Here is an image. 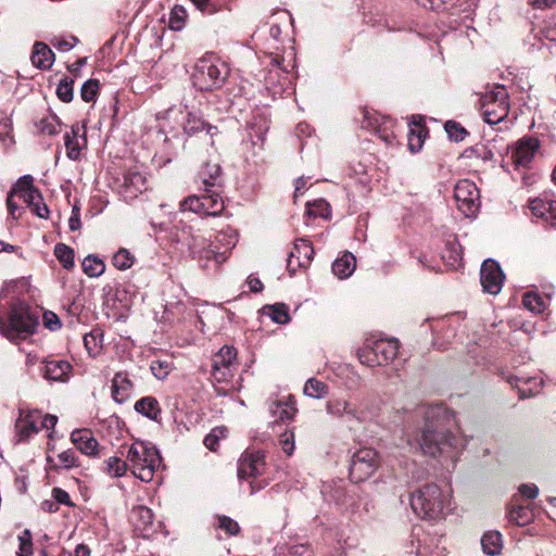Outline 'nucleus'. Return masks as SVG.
Segmentation results:
<instances>
[{
	"mask_svg": "<svg viewBox=\"0 0 556 556\" xmlns=\"http://www.w3.org/2000/svg\"><path fill=\"white\" fill-rule=\"evenodd\" d=\"M418 415L424 417V429L408 438L412 451L430 457L453 459L465 446V439L451 430L454 416L441 404L421 406Z\"/></svg>",
	"mask_w": 556,
	"mask_h": 556,
	"instance_id": "nucleus-1",
	"label": "nucleus"
},
{
	"mask_svg": "<svg viewBox=\"0 0 556 556\" xmlns=\"http://www.w3.org/2000/svg\"><path fill=\"white\" fill-rule=\"evenodd\" d=\"M451 490L434 482H426L409 495L413 511L422 519L438 521L451 509Z\"/></svg>",
	"mask_w": 556,
	"mask_h": 556,
	"instance_id": "nucleus-2",
	"label": "nucleus"
},
{
	"mask_svg": "<svg viewBox=\"0 0 556 556\" xmlns=\"http://www.w3.org/2000/svg\"><path fill=\"white\" fill-rule=\"evenodd\" d=\"M125 458L135 477L143 482H150L159 469L162 458L157 448L149 442L136 441L127 447Z\"/></svg>",
	"mask_w": 556,
	"mask_h": 556,
	"instance_id": "nucleus-3",
	"label": "nucleus"
},
{
	"mask_svg": "<svg viewBox=\"0 0 556 556\" xmlns=\"http://www.w3.org/2000/svg\"><path fill=\"white\" fill-rule=\"evenodd\" d=\"M200 236L192 237V242L189 248L192 254L198 255L200 260H204L205 267H208L210 262H214L215 267L226 262L230 251L237 244V232L233 229L223 230L217 233L215 241L211 242L207 247L201 248Z\"/></svg>",
	"mask_w": 556,
	"mask_h": 556,
	"instance_id": "nucleus-4",
	"label": "nucleus"
},
{
	"mask_svg": "<svg viewBox=\"0 0 556 556\" xmlns=\"http://www.w3.org/2000/svg\"><path fill=\"white\" fill-rule=\"evenodd\" d=\"M37 325L38 318L29 312L28 306L17 302L11 307L8 324L0 318V332L10 341H14L31 334Z\"/></svg>",
	"mask_w": 556,
	"mask_h": 556,
	"instance_id": "nucleus-5",
	"label": "nucleus"
},
{
	"mask_svg": "<svg viewBox=\"0 0 556 556\" xmlns=\"http://www.w3.org/2000/svg\"><path fill=\"white\" fill-rule=\"evenodd\" d=\"M229 74L228 66L218 59L208 56L198 61L193 73V84L201 90L220 88Z\"/></svg>",
	"mask_w": 556,
	"mask_h": 556,
	"instance_id": "nucleus-6",
	"label": "nucleus"
},
{
	"mask_svg": "<svg viewBox=\"0 0 556 556\" xmlns=\"http://www.w3.org/2000/svg\"><path fill=\"white\" fill-rule=\"evenodd\" d=\"M399 352V341L395 339H380L374 341L371 344L366 343L358 351V358L361 363L374 367L393 361Z\"/></svg>",
	"mask_w": 556,
	"mask_h": 556,
	"instance_id": "nucleus-7",
	"label": "nucleus"
},
{
	"mask_svg": "<svg viewBox=\"0 0 556 556\" xmlns=\"http://www.w3.org/2000/svg\"><path fill=\"white\" fill-rule=\"evenodd\" d=\"M481 101L484 121L488 124H498L508 115V92L505 87L496 86L493 90L485 92Z\"/></svg>",
	"mask_w": 556,
	"mask_h": 556,
	"instance_id": "nucleus-8",
	"label": "nucleus"
},
{
	"mask_svg": "<svg viewBox=\"0 0 556 556\" xmlns=\"http://www.w3.org/2000/svg\"><path fill=\"white\" fill-rule=\"evenodd\" d=\"M225 208L223 198L214 190L202 194H193L180 202L182 212L189 211L203 216H217Z\"/></svg>",
	"mask_w": 556,
	"mask_h": 556,
	"instance_id": "nucleus-9",
	"label": "nucleus"
},
{
	"mask_svg": "<svg viewBox=\"0 0 556 556\" xmlns=\"http://www.w3.org/2000/svg\"><path fill=\"white\" fill-rule=\"evenodd\" d=\"M380 457L377 451L370 447H363L356 451L350 465V478L358 483L368 479L379 467Z\"/></svg>",
	"mask_w": 556,
	"mask_h": 556,
	"instance_id": "nucleus-10",
	"label": "nucleus"
},
{
	"mask_svg": "<svg viewBox=\"0 0 556 556\" xmlns=\"http://www.w3.org/2000/svg\"><path fill=\"white\" fill-rule=\"evenodd\" d=\"M237 351L224 345L212 358V377L217 382H227L237 370Z\"/></svg>",
	"mask_w": 556,
	"mask_h": 556,
	"instance_id": "nucleus-11",
	"label": "nucleus"
},
{
	"mask_svg": "<svg viewBox=\"0 0 556 556\" xmlns=\"http://www.w3.org/2000/svg\"><path fill=\"white\" fill-rule=\"evenodd\" d=\"M454 198L458 210L466 216L472 217L479 208L480 193L471 180H459L454 188Z\"/></svg>",
	"mask_w": 556,
	"mask_h": 556,
	"instance_id": "nucleus-12",
	"label": "nucleus"
},
{
	"mask_svg": "<svg viewBox=\"0 0 556 556\" xmlns=\"http://www.w3.org/2000/svg\"><path fill=\"white\" fill-rule=\"evenodd\" d=\"M326 410L329 415L337 418H345L351 424V428L365 424L369 420L368 413L357 408L344 399H333L327 402Z\"/></svg>",
	"mask_w": 556,
	"mask_h": 556,
	"instance_id": "nucleus-13",
	"label": "nucleus"
},
{
	"mask_svg": "<svg viewBox=\"0 0 556 556\" xmlns=\"http://www.w3.org/2000/svg\"><path fill=\"white\" fill-rule=\"evenodd\" d=\"M265 455L262 451L248 450L245 451L238 464V477L240 479H248L261 476L265 471Z\"/></svg>",
	"mask_w": 556,
	"mask_h": 556,
	"instance_id": "nucleus-14",
	"label": "nucleus"
},
{
	"mask_svg": "<svg viewBox=\"0 0 556 556\" xmlns=\"http://www.w3.org/2000/svg\"><path fill=\"white\" fill-rule=\"evenodd\" d=\"M539 149L540 141L536 138L523 137L513 147L510 157L516 167L527 168L533 161Z\"/></svg>",
	"mask_w": 556,
	"mask_h": 556,
	"instance_id": "nucleus-15",
	"label": "nucleus"
},
{
	"mask_svg": "<svg viewBox=\"0 0 556 556\" xmlns=\"http://www.w3.org/2000/svg\"><path fill=\"white\" fill-rule=\"evenodd\" d=\"M480 281L484 292L497 294L502 290L504 274L494 260L483 262L480 270Z\"/></svg>",
	"mask_w": 556,
	"mask_h": 556,
	"instance_id": "nucleus-16",
	"label": "nucleus"
},
{
	"mask_svg": "<svg viewBox=\"0 0 556 556\" xmlns=\"http://www.w3.org/2000/svg\"><path fill=\"white\" fill-rule=\"evenodd\" d=\"M144 190H147V179L143 174L136 170H128L124 174L118 192L125 201H132Z\"/></svg>",
	"mask_w": 556,
	"mask_h": 556,
	"instance_id": "nucleus-17",
	"label": "nucleus"
},
{
	"mask_svg": "<svg viewBox=\"0 0 556 556\" xmlns=\"http://www.w3.org/2000/svg\"><path fill=\"white\" fill-rule=\"evenodd\" d=\"M314 254V249L311 242L306 239H298L294 243L292 251L289 254L288 269L292 273L298 267H306L309 265Z\"/></svg>",
	"mask_w": 556,
	"mask_h": 556,
	"instance_id": "nucleus-18",
	"label": "nucleus"
},
{
	"mask_svg": "<svg viewBox=\"0 0 556 556\" xmlns=\"http://www.w3.org/2000/svg\"><path fill=\"white\" fill-rule=\"evenodd\" d=\"M43 377L51 381L67 382L71 378L73 366L65 359H47L43 362Z\"/></svg>",
	"mask_w": 556,
	"mask_h": 556,
	"instance_id": "nucleus-19",
	"label": "nucleus"
},
{
	"mask_svg": "<svg viewBox=\"0 0 556 556\" xmlns=\"http://www.w3.org/2000/svg\"><path fill=\"white\" fill-rule=\"evenodd\" d=\"M73 444L83 454L87 456H96L98 454V441L89 429H76L71 434Z\"/></svg>",
	"mask_w": 556,
	"mask_h": 556,
	"instance_id": "nucleus-20",
	"label": "nucleus"
},
{
	"mask_svg": "<svg viewBox=\"0 0 556 556\" xmlns=\"http://www.w3.org/2000/svg\"><path fill=\"white\" fill-rule=\"evenodd\" d=\"M15 428L20 439L25 440L40 430V412L29 410L16 420Z\"/></svg>",
	"mask_w": 556,
	"mask_h": 556,
	"instance_id": "nucleus-21",
	"label": "nucleus"
},
{
	"mask_svg": "<svg viewBox=\"0 0 556 556\" xmlns=\"http://www.w3.org/2000/svg\"><path fill=\"white\" fill-rule=\"evenodd\" d=\"M529 208L534 216L543 218L553 227H556V201L533 199L530 201Z\"/></svg>",
	"mask_w": 556,
	"mask_h": 556,
	"instance_id": "nucleus-22",
	"label": "nucleus"
},
{
	"mask_svg": "<svg viewBox=\"0 0 556 556\" xmlns=\"http://www.w3.org/2000/svg\"><path fill=\"white\" fill-rule=\"evenodd\" d=\"M268 409L276 420L287 421L293 419L296 408L295 402L291 395L287 400H275L269 402Z\"/></svg>",
	"mask_w": 556,
	"mask_h": 556,
	"instance_id": "nucleus-23",
	"label": "nucleus"
},
{
	"mask_svg": "<svg viewBox=\"0 0 556 556\" xmlns=\"http://www.w3.org/2000/svg\"><path fill=\"white\" fill-rule=\"evenodd\" d=\"M220 166L217 163H205L201 169L199 170L198 177L201 181L202 187L205 192H211L212 188L216 187L219 182L220 178Z\"/></svg>",
	"mask_w": 556,
	"mask_h": 556,
	"instance_id": "nucleus-24",
	"label": "nucleus"
},
{
	"mask_svg": "<svg viewBox=\"0 0 556 556\" xmlns=\"http://www.w3.org/2000/svg\"><path fill=\"white\" fill-rule=\"evenodd\" d=\"M132 389V382L125 372L115 374L112 380V397L115 402L122 404L126 402Z\"/></svg>",
	"mask_w": 556,
	"mask_h": 556,
	"instance_id": "nucleus-25",
	"label": "nucleus"
},
{
	"mask_svg": "<svg viewBox=\"0 0 556 556\" xmlns=\"http://www.w3.org/2000/svg\"><path fill=\"white\" fill-rule=\"evenodd\" d=\"M30 60L37 68L48 70L54 62V53L45 42L37 41L34 45Z\"/></svg>",
	"mask_w": 556,
	"mask_h": 556,
	"instance_id": "nucleus-26",
	"label": "nucleus"
},
{
	"mask_svg": "<svg viewBox=\"0 0 556 556\" xmlns=\"http://www.w3.org/2000/svg\"><path fill=\"white\" fill-rule=\"evenodd\" d=\"M184 130L188 135H193L202 130H206V134L213 137L217 132L215 126L206 124L202 117L194 112H189L184 121Z\"/></svg>",
	"mask_w": 556,
	"mask_h": 556,
	"instance_id": "nucleus-27",
	"label": "nucleus"
},
{
	"mask_svg": "<svg viewBox=\"0 0 556 556\" xmlns=\"http://www.w3.org/2000/svg\"><path fill=\"white\" fill-rule=\"evenodd\" d=\"M355 267V256L352 253L346 252L333 262L332 271L338 278L344 279L353 274Z\"/></svg>",
	"mask_w": 556,
	"mask_h": 556,
	"instance_id": "nucleus-28",
	"label": "nucleus"
},
{
	"mask_svg": "<svg viewBox=\"0 0 556 556\" xmlns=\"http://www.w3.org/2000/svg\"><path fill=\"white\" fill-rule=\"evenodd\" d=\"M135 410L151 420H157L161 415V406L153 396H144L138 400L135 403Z\"/></svg>",
	"mask_w": 556,
	"mask_h": 556,
	"instance_id": "nucleus-29",
	"label": "nucleus"
},
{
	"mask_svg": "<svg viewBox=\"0 0 556 556\" xmlns=\"http://www.w3.org/2000/svg\"><path fill=\"white\" fill-rule=\"evenodd\" d=\"M153 518L154 516L152 510L143 505L134 507L130 513V520L139 530H144L151 526Z\"/></svg>",
	"mask_w": 556,
	"mask_h": 556,
	"instance_id": "nucleus-30",
	"label": "nucleus"
},
{
	"mask_svg": "<svg viewBox=\"0 0 556 556\" xmlns=\"http://www.w3.org/2000/svg\"><path fill=\"white\" fill-rule=\"evenodd\" d=\"M481 546L486 555H498L502 549V534L497 531L485 532L481 538Z\"/></svg>",
	"mask_w": 556,
	"mask_h": 556,
	"instance_id": "nucleus-31",
	"label": "nucleus"
},
{
	"mask_svg": "<svg viewBox=\"0 0 556 556\" xmlns=\"http://www.w3.org/2000/svg\"><path fill=\"white\" fill-rule=\"evenodd\" d=\"M129 469V464L127 459H122L117 456H111L105 460V472L114 478H119L125 476L127 470Z\"/></svg>",
	"mask_w": 556,
	"mask_h": 556,
	"instance_id": "nucleus-32",
	"label": "nucleus"
},
{
	"mask_svg": "<svg viewBox=\"0 0 556 556\" xmlns=\"http://www.w3.org/2000/svg\"><path fill=\"white\" fill-rule=\"evenodd\" d=\"M83 270L89 277H99L105 270V265L102 260L94 255H88L83 261Z\"/></svg>",
	"mask_w": 556,
	"mask_h": 556,
	"instance_id": "nucleus-33",
	"label": "nucleus"
},
{
	"mask_svg": "<svg viewBox=\"0 0 556 556\" xmlns=\"http://www.w3.org/2000/svg\"><path fill=\"white\" fill-rule=\"evenodd\" d=\"M303 391L312 399H323L328 394V386L316 378H311L306 381Z\"/></svg>",
	"mask_w": 556,
	"mask_h": 556,
	"instance_id": "nucleus-34",
	"label": "nucleus"
},
{
	"mask_svg": "<svg viewBox=\"0 0 556 556\" xmlns=\"http://www.w3.org/2000/svg\"><path fill=\"white\" fill-rule=\"evenodd\" d=\"M306 213L313 217H321L328 219L331 215L330 205L324 199H318L313 202H308L306 205Z\"/></svg>",
	"mask_w": 556,
	"mask_h": 556,
	"instance_id": "nucleus-35",
	"label": "nucleus"
},
{
	"mask_svg": "<svg viewBox=\"0 0 556 556\" xmlns=\"http://www.w3.org/2000/svg\"><path fill=\"white\" fill-rule=\"evenodd\" d=\"M509 521L516 523L517 526H526L532 520V514L529 509L523 506L517 505L513 506L508 511Z\"/></svg>",
	"mask_w": 556,
	"mask_h": 556,
	"instance_id": "nucleus-36",
	"label": "nucleus"
},
{
	"mask_svg": "<svg viewBox=\"0 0 556 556\" xmlns=\"http://www.w3.org/2000/svg\"><path fill=\"white\" fill-rule=\"evenodd\" d=\"M59 464H52V459L50 457L47 458V462L50 464L52 468H65L71 469L78 466V459L76 454L72 450L64 451L58 455Z\"/></svg>",
	"mask_w": 556,
	"mask_h": 556,
	"instance_id": "nucleus-37",
	"label": "nucleus"
},
{
	"mask_svg": "<svg viewBox=\"0 0 556 556\" xmlns=\"http://www.w3.org/2000/svg\"><path fill=\"white\" fill-rule=\"evenodd\" d=\"M54 255L65 269H71L74 266V251L63 243H58L54 247Z\"/></svg>",
	"mask_w": 556,
	"mask_h": 556,
	"instance_id": "nucleus-38",
	"label": "nucleus"
},
{
	"mask_svg": "<svg viewBox=\"0 0 556 556\" xmlns=\"http://www.w3.org/2000/svg\"><path fill=\"white\" fill-rule=\"evenodd\" d=\"M442 258L447 265L455 267L462 260L460 245L453 241L447 242Z\"/></svg>",
	"mask_w": 556,
	"mask_h": 556,
	"instance_id": "nucleus-39",
	"label": "nucleus"
},
{
	"mask_svg": "<svg viewBox=\"0 0 556 556\" xmlns=\"http://www.w3.org/2000/svg\"><path fill=\"white\" fill-rule=\"evenodd\" d=\"M134 255L126 249H119L112 257L113 265L119 270H126L134 264Z\"/></svg>",
	"mask_w": 556,
	"mask_h": 556,
	"instance_id": "nucleus-40",
	"label": "nucleus"
},
{
	"mask_svg": "<svg viewBox=\"0 0 556 556\" xmlns=\"http://www.w3.org/2000/svg\"><path fill=\"white\" fill-rule=\"evenodd\" d=\"M523 306L533 313H541L545 309L544 300L535 292H527L522 299Z\"/></svg>",
	"mask_w": 556,
	"mask_h": 556,
	"instance_id": "nucleus-41",
	"label": "nucleus"
},
{
	"mask_svg": "<svg viewBox=\"0 0 556 556\" xmlns=\"http://www.w3.org/2000/svg\"><path fill=\"white\" fill-rule=\"evenodd\" d=\"M444 129L448 138L455 142H460L468 136V131L454 121H447L444 125Z\"/></svg>",
	"mask_w": 556,
	"mask_h": 556,
	"instance_id": "nucleus-42",
	"label": "nucleus"
},
{
	"mask_svg": "<svg viewBox=\"0 0 556 556\" xmlns=\"http://www.w3.org/2000/svg\"><path fill=\"white\" fill-rule=\"evenodd\" d=\"M60 121L53 115L40 119L38 123V129L45 135L53 136L60 131Z\"/></svg>",
	"mask_w": 556,
	"mask_h": 556,
	"instance_id": "nucleus-43",
	"label": "nucleus"
},
{
	"mask_svg": "<svg viewBox=\"0 0 556 556\" xmlns=\"http://www.w3.org/2000/svg\"><path fill=\"white\" fill-rule=\"evenodd\" d=\"M73 85L74 81L72 79L68 80L67 78H64L60 80L56 88V96L61 101L68 103L73 100Z\"/></svg>",
	"mask_w": 556,
	"mask_h": 556,
	"instance_id": "nucleus-44",
	"label": "nucleus"
},
{
	"mask_svg": "<svg viewBox=\"0 0 556 556\" xmlns=\"http://www.w3.org/2000/svg\"><path fill=\"white\" fill-rule=\"evenodd\" d=\"M268 309L269 316L275 323L283 325L289 321L290 317L288 313V306L286 304H275L268 306Z\"/></svg>",
	"mask_w": 556,
	"mask_h": 556,
	"instance_id": "nucleus-45",
	"label": "nucleus"
},
{
	"mask_svg": "<svg viewBox=\"0 0 556 556\" xmlns=\"http://www.w3.org/2000/svg\"><path fill=\"white\" fill-rule=\"evenodd\" d=\"M203 14L213 15L222 10V4L214 0H190Z\"/></svg>",
	"mask_w": 556,
	"mask_h": 556,
	"instance_id": "nucleus-46",
	"label": "nucleus"
},
{
	"mask_svg": "<svg viewBox=\"0 0 556 556\" xmlns=\"http://www.w3.org/2000/svg\"><path fill=\"white\" fill-rule=\"evenodd\" d=\"M152 375L159 380L165 379L172 370V363L167 361H153L150 365Z\"/></svg>",
	"mask_w": 556,
	"mask_h": 556,
	"instance_id": "nucleus-47",
	"label": "nucleus"
},
{
	"mask_svg": "<svg viewBox=\"0 0 556 556\" xmlns=\"http://www.w3.org/2000/svg\"><path fill=\"white\" fill-rule=\"evenodd\" d=\"M424 126L420 124H415L414 128L409 131V148L412 151H418L424 142Z\"/></svg>",
	"mask_w": 556,
	"mask_h": 556,
	"instance_id": "nucleus-48",
	"label": "nucleus"
},
{
	"mask_svg": "<svg viewBox=\"0 0 556 556\" xmlns=\"http://www.w3.org/2000/svg\"><path fill=\"white\" fill-rule=\"evenodd\" d=\"M67 156L71 160H77L80 155L81 144L78 138H72L70 134L64 136Z\"/></svg>",
	"mask_w": 556,
	"mask_h": 556,
	"instance_id": "nucleus-49",
	"label": "nucleus"
},
{
	"mask_svg": "<svg viewBox=\"0 0 556 556\" xmlns=\"http://www.w3.org/2000/svg\"><path fill=\"white\" fill-rule=\"evenodd\" d=\"M98 89L99 83L97 79H89L85 81L80 90L81 99L86 102L93 101L97 96Z\"/></svg>",
	"mask_w": 556,
	"mask_h": 556,
	"instance_id": "nucleus-50",
	"label": "nucleus"
},
{
	"mask_svg": "<svg viewBox=\"0 0 556 556\" xmlns=\"http://www.w3.org/2000/svg\"><path fill=\"white\" fill-rule=\"evenodd\" d=\"M186 11L181 7H175L170 12L169 27L174 30H180L185 25Z\"/></svg>",
	"mask_w": 556,
	"mask_h": 556,
	"instance_id": "nucleus-51",
	"label": "nucleus"
},
{
	"mask_svg": "<svg viewBox=\"0 0 556 556\" xmlns=\"http://www.w3.org/2000/svg\"><path fill=\"white\" fill-rule=\"evenodd\" d=\"M20 548L18 556H30L33 554V542H31V533L29 530H24L21 535H18Z\"/></svg>",
	"mask_w": 556,
	"mask_h": 556,
	"instance_id": "nucleus-52",
	"label": "nucleus"
},
{
	"mask_svg": "<svg viewBox=\"0 0 556 556\" xmlns=\"http://www.w3.org/2000/svg\"><path fill=\"white\" fill-rule=\"evenodd\" d=\"M279 444L281 445L283 452L291 456L295 448V442H294V433L291 430H286L282 432L279 437Z\"/></svg>",
	"mask_w": 556,
	"mask_h": 556,
	"instance_id": "nucleus-53",
	"label": "nucleus"
},
{
	"mask_svg": "<svg viewBox=\"0 0 556 556\" xmlns=\"http://www.w3.org/2000/svg\"><path fill=\"white\" fill-rule=\"evenodd\" d=\"M225 437V429L224 428H214L205 438H204V445L211 450L216 451L220 438Z\"/></svg>",
	"mask_w": 556,
	"mask_h": 556,
	"instance_id": "nucleus-54",
	"label": "nucleus"
},
{
	"mask_svg": "<svg viewBox=\"0 0 556 556\" xmlns=\"http://www.w3.org/2000/svg\"><path fill=\"white\" fill-rule=\"evenodd\" d=\"M33 181L34 179L30 175H25L17 180L11 192L13 193V195H17L20 193H23L24 191H30L33 189H36L33 186Z\"/></svg>",
	"mask_w": 556,
	"mask_h": 556,
	"instance_id": "nucleus-55",
	"label": "nucleus"
},
{
	"mask_svg": "<svg viewBox=\"0 0 556 556\" xmlns=\"http://www.w3.org/2000/svg\"><path fill=\"white\" fill-rule=\"evenodd\" d=\"M218 527L230 535H236L240 530L238 522L227 516L218 518Z\"/></svg>",
	"mask_w": 556,
	"mask_h": 556,
	"instance_id": "nucleus-56",
	"label": "nucleus"
},
{
	"mask_svg": "<svg viewBox=\"0 0 556 556\" xmlns=\"http://www.w3.org/2000/svg\"><path fill=\"white\" fill-rule=\"evenodd\" d=\"M12 132V125L11 121L9 118H1L0 119V141H2L4 144H11L13 142V137L11 135Z\"/></svg>",
	"mask_w": 556,
	"mask_h": 556,
	"instance_id": "nucleus-57",
	"label": "nucleus"
},
{
	"mask_svg": "<svg viewBox=\"0 0 556 556\" xmlns=\"http://www.w3.org/2000/svg\"><path fill=\"white\" fill-rule=\"evenodd\" d=\"M16 197L24 203H26L29 207L33 204H36L37 202H40L42 200V195L37 188L30 191H24L23 193H20Z\"/></svg>",
	"mask_w": 556,
	"mask_h": 556,
	"instance_id": "nucleus-58",
	"label": "nucleus"
},
{
	"mask_svg": "<svg viewBox=\"0 0 556 556\" xmlns=\"http://www.w3.org/2000/svg\"><path fill=\"white\" fill-rule=\"evenodd\" d=\"M52 497L58 505L63 504L66 506H73L70 494L63 489L54 488L52 490Z\"/></svg>",
	"mask_w": 556,
	"mask_h": 556,
	"instance_id": "nucleus-59",
	"label": "nucleus"
},
{
	"mask_svg": "<svg viewBox=\"0 0 556 556\" xmlns=\"http://www.w3.org/2000/svg\"><path fill=\"white\" fill-rule=\"evenodd\" d=\"M519 493L527 500H533L539 494V488L533 483H523L519 486Z\"/></svg>",
	"mask_w": 556,
	"mask_h": 556,
	"instance_id": "nucleus-60",
	"label": "nucleus"
},
{
	"mask_svg": "<svg viewBox=\"0 0 556 556\" xmlns=\"http://www.w3.org/2000/svg\"><path fill=\"white\" fill-rule=\"evenodd\" d=\"M76 42H77V38L71 37L70 39H65V38L58 39L53 42V46L59 51L66 52V51L72 50L75 47Z\"/></svg>",
	"mask_w": 556,
	"mask_h": 556,
	"instance_id": "nucleus-61",
	"label": "nucleus"
},
{
	"mask_svg": "<svg viewBox=\"0 0 556 556\" xmlns=\"http://www.w3.org/2000/svg\"><path fill=\"white\" fill-rule=\"evenodd\" d=\"M43 323L45 326L50 330H55L61 327V323L58 315L52 312H46L43 314Z\"/></svg>",
	"mask_w": 556,
	"mask_h": 556,
	"instance_id": "nucleus-62",
	"label": "nucleus"
},
{
	"mask_svg": "<svg viewBox=\"0 0 556 556\" xmlns=\"http://www.w3.org/2000/svg\"><path fill=\"white\" fill-rule=\"evenodd\" d=\"M289 556H313V552L309 546L298 544L290 547Z\"/></svg>",
	"mask_w": 556,
	"mask_h": 556,
	"instance_id": "nucleus-63",
	"label": "nucleus"
},
{
	"mask_svg": "<svg viewBox=\"0 0 556 556\" xmlns=\"http://www.w3.org/2000/svg\"><path fill=\"white\" fill-rule=\"evenodd\" d=\"M544 36L551 41H556V20L549 21L544 27Z\"/></svg>",
	"mask_w": 556,
	"mask_h": 556,
	"instance_id": "nucleus-64",
	"label": "nucleus"
}]
</instances>
